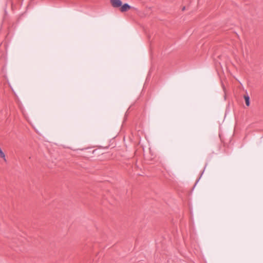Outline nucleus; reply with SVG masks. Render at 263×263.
<instances>
[{
  "label": "nucleus",
  "mask_w": 263,
  "mask_h": 263,
  "mask_svg": "<svg viewBox=\"0 0 263 263\" xmlns=\"http://www.w3.org/2000/svg\"><path fill=\"white\" fill-rule=\"evenodd\" d=\"M110 2L114 8H120L122 4L121 0H110Z\"/></svg>",
  "instance_id": "obj_1"
},
{
  "label": "nucleus",
  "mask_w": 263,
  "mask_h": 263,
  "mask_svg": "<svg viewBox=\"0 0 263 263\" xmlns=\"http://www.w3.org/2000/svg\"><path fill=\"white\" fill-rule=\"evenodd\" d=\"M131 8V6L127 4H122L120 8V11L121 12H125L128 11Z\"/></svg>",
  "instance_id": "obj_2"
},
{
  "label": "nucleus",
  "mask_w": 263,
  "mask_h": 263,
  "mask_svg": "<svg viewBox=\"0 0 263 263\" xmlns=\"http://www.w3.org/2000/svg\"><path fill=\"white\" fill-rule=\"evenodd\" d=\"M244 99L245 100L246 104L249 106L250 105V98L248 96H245Z\"/></svg>",
  "instance_id": "obj_3"
},
{
  "label": "nucleus",
  "mask_w": 263,
  "mask_h": 263,
  "mask_svg": "<svg viewBox=\"0 0 263 263\" xmlns=\"http://www.w3.org/2000/svg\"><path fill=\"white\" fill-rule=\"evenodd\" d=\"M0 157L3 159L5 161H6V156L4 153L2 151V149L0 148Z\"/></svg>",
  "instance_id": "obj_4"
}]
</instances>
